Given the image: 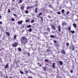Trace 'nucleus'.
Returning a JSON list of instances; mask_svg holds the SVG:
<instances>
[{"label": "nucleus", "instance_id": "obj_14", "mask_svg": "<svg viewBox=\"0 0 78 78\" xmlns=\"http://www.w3.org/2000/svg\"><path fill=\"white\" fill-rule=\"evenodd\" d=\"M72 49L73 51H74V50H75V47H74V46H73L72 47Z\"/></svg>", "mask_w": 78, "mask_h": 78}, {"label": "nucleus", "instance_id": "obj_23", "mask_svg": "<svg viewBox=\"0 0 78 78\" xmlns=\"http://www.w3.org/2000/svg\"><path fill=\"white\" fill-rule=\"evenodd\" d=\"M28 30L29 32H31L32 31V29L30 28V29H29Z\"/></svg>", "mask_w": 78, "mask_h": 78}, {"label": "nucleus", "instance_id": "obj_24", "mask_svg": "<svg viewBox=\"0 0 78 78\" xmlns=\"http://www.w3.org/2000/svg\"><path fill=\"white\" fill-rule=\"evenodd\" d=\"M50 37H51V38H55V36L53 35H50Z\"/></svg>", "mask_w": 78, "mask_h": 78}, {"label": "nucleus", "instance_id": "obj_15", "mask_svg": "<svg viewBox=\"0 0 78 78\" xmlns=\"http://www.w3.org/2000/svg\"><path fill=\"white\" fill-rule=\"evenodd\" d=\"M68 28L69 30V31H70L71 30V27H70V26L68 27Z\"/></svg>", "mask_w": 78, "mask_h": 78}, {"label": "nucleus", "instance_id": "obj_58", "mask_svg": "<svg viewBox=\"0 0 78 78\" xmlns=\"http://www.w3.org/2000/svg\"><path fill=\"white\" fill-rule=\"evenodd\" d=\"M6 78H8V76L6 77Z\"/></svg>", "mask_w": 78, "mask_h": 78}, {"label": "nucleus", "instance_id": "obj_54", "mask_svg": "<svg viewBox=\"0 0 78 78\" xmlns=\"http://www.w3.org/2000/svg\"><path fill=\"white\" fill-rule=\"evenodd\" d=\"M12 1L13 2H15V0H12Z\"/></svg>", "mask_w": 78, "mask_h": 78}, {"label": "nucleus", "instance_id": "obj_7", "mask_svg": "<svg viewBox=\"0 0 78 78\" xmlns=\"http://www.w3.org/2000/svg\"><path fill=\"white\" fill-rule=\"evenodd\" d=\"M37 10H38L37 8H35V12L36 13H37Z\"/></svg>", "mask_w": 78, "mask_h": 78}, {"label": "nucleus", "instance_id": "obj_51", "mask_svg": "<svg viewBox=\"0 0 78 78\" xmlns=\"http://www.w3.org/2000/svg\"><path fill=\"white\" fill-rule=\"evenodd\" d=\"M13 16H16V15L15 14H14Z\"/></svg>", "mask_w": 78, "mask_h": 78}, {"label": "nucleus", "instance_id": "obj_61", "mask_svg": "<svg viewBox=\"0 0 78 78\" xmlns=\"http://www.w3.org/2000/svg\"><path fill=\"white\" fill-rule=\"evenodd\" d=\"M77 17H78V15L77 16Z\"/></svg>", "mask_w": 78, "mask_h": 78}, {"label": "nucleus", "instance_id": "obj_9", "mask_svg": "<svg viewBox=\"0 0 78 78\" xmlns=\"http://www.w3.org/2000/svg\"><path fill=\"white\" fill-rule=\"evenodd\" d=\"M52 67V68H54V67H55V63H53Z\"/></svg>", "mask_w": 78, "mask_h": 78}, {"label": "nucleus", "instance_id": "obj_18", "mask_svg": "<svg viewBox=\"0 0 78 78\" xmlns=\"http://www.w3.org/2000/svg\"><path fill=\"white\" fill-rule=\"evenodd\" d=\"M27 28H30V27H31V26L30 25H27Z\"/></svg>", "mask_w": 78, "mask_h": 78}, {"label": "nucleus", "instance_id": "obj_38", "mask_svg": "<svg viewBox=\"0 0 78 78\" xmlns=\"http://www.w3.org/2000/svg\"><path fill=\"white\" fill-rule=\"evenodd\" d=\"M66 45L67 46H69V43L67 42L66 43Z\"/></svg>", "mask_w": 78, "mask_h": 78}, {"label": "nucleus", "instance_id": "obj_34", "mask_svg": "<svg viewBox=\"0 0 78 78\" xmlns=\"http://www.w3.org/2000/svg\"><path fill=\"white\" fill-rule=\"evenodd\" d=\"M46 69H47V68H46V67H43L44 70L45 71L46 70Z\"/></svg>", "mask_w": 78, "mask_h": 78}, {"label": "nucleus", "instance_id": "obj_20", "mask_svg": "<svg viewBox=\"0 0 78 78\" xmlns=\"http://www.w3.org/2000/svg\"><path fill=\"white\" fill-rule=\"evenodd\" d=\"M47 30L48 32H49V31H50V28H48L47 29Z\"/></svg>", "mask_w": 78, "mask_h": 78}, {"label": "nucleus", "instance_id": "obj_48", "mask_svg": "<svg viewBox=\"0 0 78 78\" xmlns=\"http://www.w3.org/2000/svg\"><path fill=\"white\" fill-rule=\"evenodd\" d=\"M75 21H78V20L77 19H76L75 20Z\"/></svg>", "mask_w": 78, "mask_h": 78}, {"label": "nucleus", "instance_id": "obj_3", "mask_svg": "<svg viewBox=\"0 0 78 78\" xmlns=\"http://www.w3.org/2000/svg\"><path fill=\"white\" fill-rule=\"evenodd\" d=\"M42 12H40L39 14L38 15V16H37V17H40V16H42Z\"/></svg>", "mask_w": 78, "mask_h": 78}, {"label": "nucleus", "instance_id": "obj_8", "mask_svg": "<svg viewBox=\"0 0 78 78\" xmlns=\"http://www.w3.org/2000/svg\"><path fill=\"white\" fill-rule=\"evenodd\" d=\"M5 34H6L8 36H10V34H9V33L8 32H5Z\"/></svg>", "mask_w": 78, "mask_h": 78}, {"label": "nucleus", "instance_id": "obj_56", "mask_svg": "<svg viewBox=\"0 0 78 78\" xmlns=\"http://www.w3.org/2000/svg\"><path fill=\"white\" fill-rule=\"evenodd\" d=\"M71 48H69V50H71Z\"/></svg>", "mask_w": 78, "mask_h": 78}, {"label": "nucleus", "instance_id": "obj_39", "mask_svg": "<svg viewBox=\"0 0 78 78\" xmlns=\"http://www.w3.org/2000/svg\"><path fill=\"white\" fill-rule=\"evenodd\" d=\"M25 13L26 14H28V10L26 11L25 12Z\"/></svg>", "mask_w": 78, "mask_h": 78}, {"label": "nucleus", "instance_id": "obj_41", "mask_svg": "<svg viewBox=\"0 0 78 78\" xmlns=\"http://www.w3.org/2000/svg\"><path fill=\"white\" fill-rule=\"evenodd\" d=\"M57 14H61V12H57Z\"/></svg>", "mask_w": 78, "mask_h": 78}, {"label": "nucleus", "instance_id": "obj_17", "mask_svg": "<svg viewBox=\"0 0 78 78\" xmlns=\"http://www.w3.org/2000/svg\"><path fill=\"white\" fill-rule=\"evenodd\" d=\"M21 9L22 10H23L24 9V6H21Z\"/></svg>", "mask_w": 78, "mask_h": 78}, {"label": "nucleus", "instance_id": "obj_47", "mask_svg": "<svg viewBox=\"0 0 78 78\" xmlns=\"http://www.w3.org/2000/svg\"><path fill=\"white\" fill-rule=\"evenodd\" d=\"M0 24H2V21H0Z\"/></svg>", "mask_w": 78, "mask_h": 78}, {"label": "nucleus", "instance_id": "obj_6", "mask_svg": "<svg viewBox=\"0 0 78 78\" xmlns=\"http://www.w3.org/2000/svg\"><path fill=\"white\" fill-rule=\"evenodd\" d=\"M23 22V21H18V23L19 24H22Z\"/></svg>", "mask_w": 78, "mask_h": 78}, {"label": "nucleus", "instance_id": "obj_57", "mask_svg": "<svg viewBox=\"0 0 78 78\" xmlns=\"http://www.w3.org/2000/svg\"><path fill=\"white\" fill-rule=\"evenodd\" d=\"M9 78H12V77H10Z\"/></svg>", "mask_w": 78, "mask_h": 78}, {"label": "nucleus", "instance_id": "obj_5", "mask_svg": "<svg viewBox=\"0 0 78 78\" xmlns=\"http://www.w3.org/2000/svg\"><path fill=\"white\" fill-rule=\"evenodd\" d=\"M9 66L8 65V64H7L5 67H4V69H6L7 68H8V67Z\"/></svg>", "mask_w": 78, "mask_h": 78}, {"label": "nucleus", "instance_id": "obj_27", "mask_svg": "<svg viewBox=\"0 0 78 78\" xmlns=\"http://www.w3.org/2000/svg\"><path fill=\"white\" fill-rule=\"evenodd\" d=\"M29 21H30V19H27L26 20V22H29Z\"/></svg>", "mask_w": 78, "mask_h": 78}, {"label": "nucleus", "instance_id": "obj_33", "mask_svg": "<svg viewBox=\"0 0 78 78\" xmlns=\"http://www.w3.org/2000/svg\"><path fill=\"white\" fill-rule=\"evenodd\" d=\"M20 73L21 74H23V72L21 71V70H20Z\"/></svg>", "mask_w": 78, "mask_h": 78}, {"label": "nucleus", "instance_id": "obj_32", "mask_svg": "<svg viewBox=\"0 0 78 78\" xmlns=\"http://www.w3.org/2000/svg\"><path fill=\"white\" fill-rule=\"evenodd\" d=\"M45 61L47 62H48V60L47 59H45Z\"/></svg>", "mask_w": 78, "mask_h": 78}, {"label": "nucleus", "instance_id": "obj_4", "mask_svg": "<svg viewBox=\"0 0 78 78\" xmlns=\"http://www.w3.org/2000/svg\"><path fill=\"white\" fill-rule=\"evenodd\" d=\"M73 26H74V27L75 28H76V24L74 23L73 24Z\"/></svg>", "mask_w": 78, "mask_h": 78}, {"label": "nucleus", "instance_id": "obj_13", "mask_svg": "<svg viewBox=\"0 0 78 78\" xmlns=\"http://www.w3.org/2000/svg\"><path fill=\"white\" fill-rule=\"evenodd\" d=\"M16 38H17V35H15L13 37L14 39L16 40Z\"/></svg>", "mask_w": 78, "mask_h": 78}, {"label": "nucleus", "instance_id": "obj_28", "mask_svg": "<svg viewBox=\"0 0 78 78\" xmlns=\"http://www.w3.org/2000/svg\"><path fill=\"white\" fill-rule=\"evenodd\" d=\"M18 51H22V49H21V48H18Z\"/></svg>", "mask_w": 78, "mask_h": 78}, {"label": "nucleus", "instance_id": "obj_60", "mask_svg": "<svg viewBox=\"0 0 78 78\" xmlns=\"http://www.w3.org/2000/svg\"><path fill=\"white\" fill-rule=\"evenodd\" d=\"M29 2H30V1H29Z\"/></svg>", "mask_w": 78, "mask_h": 78}, {"label": "nucleus", "instance_id": "obj_1", "mask_svg": "<svg viewBox=\"0 0 78 78\" xmlns=\"http://www.w3.org/2000/svg\"><path fill=\"white\" fill-rule=\"evenodd\" d=\"M21 40V43L22 44L25 45V44L27 43V38L24 36H23L22 37Z\"/></svg>", "mask_w": 78, "mask_h": 78}, {"label": "nucleus", "instance_id": "obj_37", "mask_svg": "<svg viewBox=\"0 0 78 78\" xmlns=\"http://www.w3.org/2000/svg\"><path fill=\"white\" fill-rule=\"evenodd\" d=\"M8 12L9 13H10V12H11V10H10V9H8Z\"/></svg>", "mask_w": 78, "mask_h": 78}, {"label": "nucleus", "instance_id": "obj_10", "mask_svg": "<svg viewBox=\"0 0 78 78\" xmlns=\"http://www.w3.org/2000/svg\"><path fill=\"white\" fill-rule=\"evenodd\" d=\"M58 62H59L61 66H62V64H63V62H62L61 61H59Z\"/></svg>", "mask_w": 78, "mask_h": 78}, {"label": "nucleus", "instance_id": "obj_29", "mask_svg": "<svg viewBox=\"0 0 78 78\" xmlns=\"http://www.w3.org/2000/svg\"><path fill=\"white\" fill-rule=\"evenodd\" d=\"M69 13L70 12H69V11H68L66 13V14H67V15H68V14H69Z\"/></svg>", "mask_w": 78, "mask_h": 78}, {"label": "nucleus", "instance_id": "obj_45", "mask_svg": "<svg viewBox=\"0 0 78 78\" xmlns=\"http://www.w3.org/2000/svg\"><path fill=\"white\" fill-rule=\"evenodd\" d=\"M48 18H51V17L49 15L48 16Z\"/></svg>", "mask_w": 78, "mask_h": 78}, {"label": "nucleus", "instance_id": "obj_40", "mask_svg": "<svg viewBox=\"0 0 78 78\" xmlns=\"http://www.w3.org/2000/svg\"><path fill=\"white\" fill-rule=\"evenodd\" d=\"M70 72L71 73H73V70H71Z\"/></svg>", "mask_w": 78, "mask_h": 78}, {"label": "nucleus", "instance_id": "obj_16", "mask_svg": "<svg viewBox=\"0 0 78 78\" xmlns=\"http://www.w3.org/2000/svg\"><path fill=\"white\" fill-rule=\"evenodd\" d=\"M70 32L71 33H72V34H74L75 33V31L74 30H71Z\"/></svg>", "mask_w": 78, "mask_h": 78}, {"label": "nucleus", "instance_id": "obj_49", "mask_svg": "<svg viewBox=\"0 0 78 78\" xmlns=\"http://www.w3.org/2000/svg\"><path fill=\"white\" fill-rule=\"evenodd\" d=\"M37 64H38V65H39V64H40V63L39 62H38L37 63Z\"/></svg>", "mask_w": 78, "mask_h": 78}, {"label": "nucleus", "instance_id": "obj_55", "mask_svg": "<svg viewBox=\"0 0 78 78\" xmlns=\"http://www.w3.org/2000/svg\"><path fill=\"white\" fill-rule=\"evenodd\" d=\"M22 5H23V6H25V4H23Z\"/></svg>", "mask_w": 78, "mask_h": 78}, {"label": "nucleus", "instance_id": "obj_11", "mask_svg": "<svg viewBox=\"0 0 78 78\" xmlns=\"http://www.w3.org/2000/svg\"><path fill=\"white\" fill-rule=\"evenodd\" d=\"M61 52L62 53H63L64 55H65L66 54V52L64 51V50H62L61 51Z\"/></svg>", "mask_w": 78, "mask_h": 78}, {"label": "nucleus", "instance_id": "obj_59", "mask_svg": "<svg viewBox=\"0 0 78 78\" xmlns=\"http://www.w3.org/2000/svg\"><path fill=\"white\" fill-rule=\"evenodd\" d=\"M23 54H24V55H25V53H24Z\"/></svg>", "mask_w": 78, "mask_h": 78}, {"label": "nucleus", "instance_id": "obj_53", "mask_svg": "<svg viewBox=\"0 0 78 78\" xmlns=\"http://www.w3.org/2000/svg\"><path fill=\"white\" fill-rule=\"evenodd\" d=\"M22 28H23L24 27V26L22 25Z\"/></svg>", "mask_w": 78, "mask_h": 78}, {"label": "nucleus", "instance_id": "obj_44", "mask_svg": "<svg viewBox=\"0 0 78 78\" xmlns=\"http://www.w3.org/2000/svg\"><path fill=\"white\" fill-rule=\"evenodd\" d=\"M25 73H28V71L27 70L26 71Z\"/></svg>", "mask_w": 78, "mask_h": 78}, {"label": "nucleus", "instance_id": "obj_22", "mask_svg": "<svg viewBox=\"0 0 78 78\" xmlns=\"http://www.w3.org/2000/svg\"><path fill=\"white\" fill-rule=\"evenodd\" d=\"M26 53H27L28 55V56H30V53L28 52H26Z\"/></svg>", "mask_w": 78, "mask_h": 78}, {"label": "nucleus", "instance_id": "obj_31", "mask_svg": "<svg viewBox=\"0 0 78 78\" xmlns=\"http://www.w3.org/2000/svg\"><path fill=\"white\" fill-rule=\"evenodd\" d=\"M67 24V23H63L62 24V25H66V24Z\"/></svg>", "mask_w": 78, "mask_h": 78}, {"label": "nucleus", "instance_id": "obj_25", "mask_svg": "<svg viewBox=\"0 0 78 78\" xmlns=\"http://www.w3.org/2000/svg\"><path fill=\"white\" fill-rule=\"evenodd\" d=\"M51 27L52 28H53L54 30H56V29L55 28V27L53 26H51Z\"/></svg>", "mask_w": 78, "mask_h": 78}, {"label": "nucleus", "instance_id": "obj_42", "mask_svg": "<svg viewBox=\"0 0 78 78\" xmlns=\"http://www.w3.org/2000/svg\"><path fill=\"white\" fill-rule=\"evenodd\" d=\"M53 42L55 43V44H56L57 41L55 40H54Z\"/></svg>", "mask_w": 78, "mask_h": 78}, {"label": "nucleus", "instance_id": "obj_43", "mask_svg": "<svg viewBox=\"0 0 78 78\" xmlns=\"http://www.w3.org/2000/svg\"><path fill=\"white\" fill-rule=\"evenodd\" d=\"M22 2V1L21 0H20V3H21Z\"/></svg>", "mask_w": 78, "mask_h": 78}, {"label": "nucleus", "instance_id": "obj_36", "mask_svg": "<svg viewBox=\"0 0 78 78\" xmlns=\"http://www.w3.org/2000/svg\"><path fill=\"white\" fill-rule=\"evenodd\" d=\"M48 6L50 8H52V5H49Z\"/></svg>", "mask_w": 78, "mask_h": 78}, {"label": "nucleus", "instance_id": "obj_26", "mask_svg": "<svg viewBox=\"0 0 78 78\" xmlns=\"http://www.w3.org/2000/svg\"><path fill=\"white\" fill-rule=\"evenodd\" d=\"M31 6H30V7H27V9H30V8H31Z\"/></svg>", "mask_w": 78, "mask_h": 78}, {"label": "nucleus", "instance_id": "obj_19", "mask_svg": "<svg viewBox=\"0 0 78 78\" xmlns=\"http://www.w3.org/2000/svg\"><path fill=\"white\" fill-rule=\"evenodd\" d=\"M40 18L41 19L42 22H43V21H44V20H43V18L42 16H40Z\"/></svg>", "mask_w": 78, "mask_h": 78}, {"label": "nucleus", "instance_id": "obj_30", "mask_svg": "<svg viewBox=\"0 0 78 78\" xmlns=\"http://www.w3.org/2000/svg\"><path fill=\"white\" fill-rule=\"evenodd\" d=\"M34 20H33L31 21V23H34Z\"/></svg>", "mask_w": 78, "mask_h": 78}, {"label": "nucleus", "instance_id": "obj_52", "mask_svg": "<svg viewBox=\"0 0 78 78\" xmlns=\"http://www.w3.org/2000/svg\"><path fill=\"white\" fill-rule=\"evenodd\" d=\"M1 18H2V16L0 15V19H1Z\"/></svg>", "mask_w": 78, "mask_h": 78}, {"label": "nucleus", "instance_id": "obj_21", "mask_svg": "<svg viewBox=\"0 0 78 78\" xmlns=\"http://www.w3.org/2000/svg\"><path fill=\"white\" fill-rule=\"evenodd\" d=\"M61 12L63 14L64 12H65V10L64 9H62V10Z\"/></svg>", "mask_w": 78, "mask_h": 78}, {"label": "nucleus", "instance_id": "obj_12", "mask_svg": "<svg viewBox=\"0 0 78 78\" xmlns=\"http://www.w3.org/2000/svg\"><path fill=\"white\" fill-rule=\"evenodd\" d=\"M58 30L59 32H61V27L59 26H58Z\"/></svg>", "mask_w": 78, "mask_h": 78}, {"label": "nucleus", "instance_id": "obj_46", "mask_svg": "<svg viewBox=\"0 0 78 78\" xmlns=\"http://www.w3.org/2000/svg\"><path fill=\"white\" fill-rule=\"evenodd\" d=\"M28 78H33L32 77L30 76L28 77Z\"/></svg>", "mask_w": 78, "mask_h": 78}, {"label": "nucleus", "instance_id": "obj_2", "mask_svg": "<svg viewBox=\"0 0 78 78\" xmlns=\"http://www.w3.org/2000/svg\"><path fill=\"white\" fill-rule=\"evenodd\" d=\"M18 42H15L14 43L12 44V45L13 47H16L18 45Z\"/></svg>", "mask_w": 78, "mask_h": 78}, {"label": "nucleus", "instance_id": "obj_50", "mask_svg": "<svg viewBox=\"0 0 78 78\" xmlns=\"http://www.w3.org/2000/svg\"><path fill=\"white\" fill-rule=\"evenodd\" d=\"M39 66H40V67H41V66H42V65H41V64H40V65H39Z\"/></svg>", "mask_w": 78, "mask_h": 78}, {"label": "nucleus", "instance_id": "obj_35", "mask_svg": "<svg viewBox=\"0 0 78 78\" xmlns=\"http://www.w3.org/2000/svg\"><path fill=\"white\" fill-rule=\"evenodd\" d=\"M11 20H12V21H14V20H15L14 18H12Z\"/></svg>", "mask_w": 78, "mask_h": 78}]
</instances>
